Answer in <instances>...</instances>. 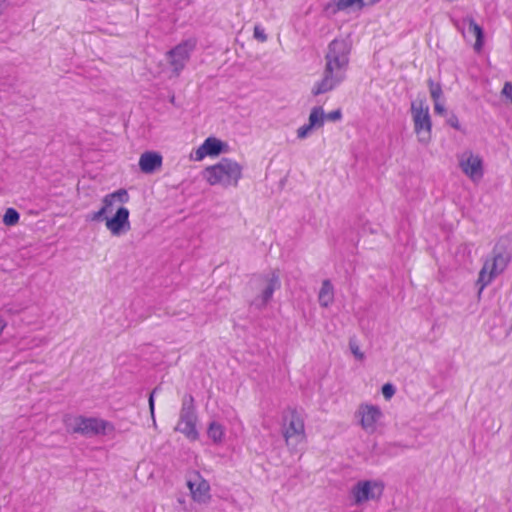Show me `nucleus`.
<instances>
[{"mask_svg":"<svg viewBox=\"0 0 512 512\" xmlns=\"http://www.w3.org/2000/svg\"><path fill=\"white\" fill-rule=\"evenodd\" d=\"M434 111L439 115H444L446 113L444 104L440 100L434 101Z\"/></svg>","mask_w":512,"mask_h":512,"instance_id":"32","label":"nucleus"},{"mask_svg":"<svg viewBox=\"0 0 512 512\" xmlns=\"http://www.w3.org/2000/svg\"><path fill=\"white\" fill-rule=\"evenodd\" d=\"M206 434L213 444L220 445L225 440L226 428L220 421L212 419L207 425Z\"/></svg>","mask_w":512,"mask_h":512,"instance_id":"18","label":"nucleus"},{"mask_svg":"<svg viewBox=\"0 0 512 512\" xmlns=\"http://www.w3.org/2000/svg\"><path fill=\"white\" fill-rule=\"evenodd\" d=\"M6 326H7V322H6L5 318L2 315H0V335L2 334V332Z\"/></svg>","mask_w":512,"mask_h":512,"instance_id":"34","label":"nucleus"},{"mask_svg":"<svg viewBox=\"0 0 512 512\" xmlns=\"http://www.w3.org/2000/svg\"><path fill=\"white\" fill-rule=\"evenodd\" d=\"M381 393L386 401L391 400L396 394V387L391 383H385L381 388Z\"/></svg>","mask_w":512,"mask_h":512,"instance_id":"25","label":"nucleus"},{"mask_svg":"<svg viewBox=\"0 0 512 512\" xmlns=\"http://www.w3.org/2000/svg\"><path fill=\"white\" fill-rule=\"evenodd\" d=\"M458 164L463 172L474 183L484 176V161L482 156L471 150H465L457 156Z\"/></svg>","mask_w":512,"mask_h":512,"instance_id":"9","label":"nucleus"},{"mask_svg":"<svg viewBox=\"0 0 512 512\" xmlns=\"http://www.w3.org/2000/svg\"><path fill=\"white\" fill-rule=\"evenodd\" d=\"M380 0H362L363 2V7L366 6V5H373L377 2H379Z\"/></svg>","mask_w":512,"mask_h":512,"instance_id":"35","label":"nucleus"},{"mask_svg":"<svg viewBox=\"0 0 512 512\" xmlns=\"http://www.w3.org/2000/svg\"><path fill=\"white\" fill-rule=\"evenodd\" d=\"M511 261V253L503 247H495L492 253L484 261L479 272V293L487 287L497 276L502 274Z\"/></svg>","mask_w":512,"mask_h":512,"instance_id":"5","label":"nucleus"},{"mask_svg":"<svg viewBox=\"0 0 512 512\" xmlns=\"http://www.w3.org/2000/svg\"><path fill=\"white\" fill-rule=\"evenodd\" d=\"M342 117V114H341V111L340 110H335V111H332L328 114H325V119H328L330 121H337V120H340Z\"/></svg>","mask_w":512,"mask_h":512,"instance_id":"31","label":"nucleus"},{"mask_svg":"<svg viewBox=\"0 0 512 512\" xmlns=\"http://www.w3.org/2000/svg\"><path fill=\"white\" fill-rule=\"evenodd\" d=\"M325 122V113L322 107H314L312 108L308 124L314 129V128H320L324 125Z\"/></svg>","mask_w":512,"mask_h":512,"instance_id":"21","label":"nucleus"},{"mask_svg":"<svg viewBox=\"0 0 512 512\" xmlns=\"http://www.w3.org/2000/svg\"><path fill=\"white\" fill-rule=\"evenodd\" d=\"M187 487L191 498L200 505L210 503L212 495L209 482L198 472H192L187 479Z\"/></svg>","mask_w":512,"mask_h":512,"instance_id":"11","label":"nucleus"},{"mask_svg":"<svg viewBox=\"0 0 512 512\" xmlns=\"http://www.w3.org/2000/svg\"><path fill=\"white\" fill-rule=\"evenodd\" d=\"M447 124L456 130H461V125L458 117L455 114H451L447 119Z\"/></svg>","mask_w":512,"mask_h":512,"instance_id":"30","label":"nucleus"},{"mask_svg":"<svg viewBox=\"0 0 512 512\" xmlns=\"http://www.w3.org/2000/svg\"><path fill=\"white\" fill-rule=\"evenodd\" d=\"M348 346L351 354L353 355L356 361L363 362L366 359L364 351L361 349L360 345L356 340L351 339L349 341Z\"/></svg>","mask_w":512,"mask_h":512,"instance_id":"22","label":"nucleus"},{"mask_svg":"<svg viewBox=\"0 0 512 512\" xmlns=\"http://www.w3.org/2000/svg\"><path fill=\"white\" fill-rule=\"evenodd\" d=\"M162 166V156L157 152H144L139 159L143 173L151 174Z\"/></svg>","mask_w":512,"mask_h":512,"instance_id":"16","label":"nucleus"},{"mask_svg":"<svg viewBox=\"0 0 512 512\" xmlns=\"http://www.w3.org/2000/svg\"><path fill=\"white\" fill-rule=\"evenodd\" d=\"M312 130H313V128L308 123L304 124L303 126L298 128L297 137L299 139H305L310 135Z\"/></svg>","mask_w":512,"mask_h":512,"instance_id":"26","label":"nucleus"},{"mask_svg":"<svg viewBox=\"0 0 512 512\" xmlns=\"http://www.w3.org/2000/svg\"><path fill=\"white\" fill-rule=\"evenodd\" d=\"M464 23H467V30L469 33L473 34L476 38V42L474 45V49L479 52L483 47V29L474 21L473 18L468 17L464 19Z\"/></svg>","mask_w":512,"mask_h":512,"instance_id":"19","label":"nucleus"},{"mask_svg":"<svg viewBox=\"0 0 512 512\" xmlns=\"http://www.w3.org/2000/svg\"><path fill=\"white\" fill-rule=\"evenodd\" d=\"M5 3H6V0H0V15L3 13V11L5 9Z\"/></svg>","mask_w":512,"mask_h":512,"instance_id":"36","label":"nucleus"},{"mask_svg":"<svg viewBox=\"0 0 512 512\" xmlns=\"http://www.w3.org/2000/svg\"><path fill=\"white\" fill-rule=\"evenodd\" d=\"M194 48L195 43L189 40L180 43L167 53L168 63L176 75L184 69Z\"/></svg>","mask_w":512,"mask_h":512,"instance_id":"12","label":"nucleus"},{"mask_svg":"<svg viewBox=\"0 0 512 512\" xmlns=\"http://www.w3.org/2000/svg\"><path fill=\"white\" fill-rule=\"evenodd\" d=\"M64 423L68 431L86 437L111 436L115 432V427L111 422L98 417L67 415L64 418Z\"/></svg>","mask_w":512,"mask_h":512,"instance_id":"4","label":"nucleus"},{"mask_svg":"<svg viewBox=\"0 0 512 512\" xmlns=\"http://www.w3.org/2000/svg\"><path fill=\"white\" fill-rule=\"evenodd\" d=\"M350 8L362 9V0H332L325 5L324 10L328 14L335 15L339 11H346Z\"/></svg>","mask_w":512,"mask_h":512,"instance_id":"17","label":"nucleus"},{"mask_svg":"<svg viewBox=\"0 0 512 512\" xmlns=\"http://www.w3.org/2000/svg\"><path fill=\"white\" fill-rule=\"evenodd\" d=\"M502 95L508 98L509 104H512V84L510 82H505Z\"/></svg>","mask_w":512,"mask_h":512,"instance_id":"29","label":"nucleus"},{"mask_svg":"<svg viewBox=\"0 0 512 512\" xmlns=\"http://www.w3.org/2000/svg\"><path fill=\"white\" fill-rule=\"evenodd\" d=\"M283 436L289 447L295 448L305 439V427L302 417L291 411L283 425Z\"/></svg>","mask_w":512,"mask_h":512,"instance_id":"10","label":"nucleus"},{"mask_svg":"<svg viewBox=\"0 0 512 512\" xmlns=\"http://www.w3.org/2000/svg\"><path fill=\"white\" fill-rule=\"evenodd\" d=\"M19 213L14 208H8L3 215V224H16L19 221Z\"/></svg>","mask_w":512,"mask_h":512,"instance_id":"24","label":"nucleus"},{"mask_svg":"<svg viewBox=\"0 0 512 512\" xmlns=\"http://www.w3.org/2000/svg\"><path fill=\"white\" fill-rule=\"evenodd\" d=\"M128 200V193L124 189H119L108 194L103 199V206L96 212L89 215L91 221L102 222L105 224H129V211L121 206Z\"/></svg>","mask_w":512,"mask_h":512,"instance_id":"2","label":"nucleus"},{"mask_svg":"<svg viewBox=\"0 0 512 512\" xmlns=\"http://www.w3.org/2000/svg\"><path fill=\"white\" fill-rule=\"evenodd\" d=\"M153 394H154V392L149 397V409H150L151 417H152V420H153V424L156 425L155 414H154V397H153Z\"/></svg>","mask_w":512,"mask_h":512,"instance_id":"33","label":"nucleus"},{"mask_svg":"<svg viewBox=\"0 0 512 512\" xmlns=\"http://www.w3.org/2000/svg\"><path fill=\"white\" fill-rule=\"evenodd\" d=\"M351 43L344 38L331 41L325 54V67L321 80L317 81L311 93L318 96L332 91L346 78L349 66Z\"/></svg>","mask_w":512,"mask_h":512,"instance_id":"1","label":"nucleus"},{"mask_svg":"<svg viewBox=\"0 0 512 512\" xmlns=\"http://www.w3.org/2000/svg\"><path fill=\"white\" fill-rule=\"evenodd\" d=\"M411 116L414 132L421 144L427 145L431 140L432 121L429 107L423 101L411 103Z\"/></svg>","mask_w":512,"mask_h":512,"instance_id":"7","label":"nucleus"},{"mask_svg":"<svg viewBox=\"0 0 512 512\" xmlns=\"http://www.w3.org/2000/svg\"><path fill=\"white\" fill-rule=\"evenodd\" d=\"M113 236H122L128 232L129 226H108Z\"/></svg>","mask_w":512,"mask_h":512,"instance_id":"27","label":"nucleus"},{"mask_svg":"<svg viewBox=\"0 0 512 512\" xmlns=\"http://www.w3.org/2000/svg\"><path fill=\"white\" fill-rule=\"evenodd\" d=\"M254 37L260 42H265L267 40L265 30L259 25L254 27Z\"/></svg>","mask_w":512,"mask_h":512,"instance_id":"28","label":"nucleus"},{"mask_svg":"<svg viewBox=\"0 0 512 512\" xmlns=\"http://www.w3.org/2000/svg\"><path fill=\"white\" fill-rule=\"evenodd\" d=\"M318 301L322 307H329L334 301V288L329 281H324L318 293Z\"/></svg>","mask_w":512,"mask_h":512,"instance_id":"20","label":"nucleus"},{"mask_svg":"<svg viewBox=\"0 0 512 512\" xmlns=\"http://www.w3.org/2000/svg\"><path fill=\"white\" fill-rule=\"evenodd\" d=\"M354 419L364 433L372 435L383 426L384 412L379 405L365 401L357 406Z\"/></svg>","mask_w":512,"mask_h":512,"instance_id":"6","label":"nucleus"},{"mask_svg":"<svg viewBox=\"0 0 512 512\" xmlns=\"http://www.w3.org/2000/svg\"><path fill=\"white\" fill-rule=\"evenodd\" d=\"M277 288L278 280L275 276L261 280L258 284L259 292L252 300L251 305L257 309L266 307Z\"/></svg>","mask_w":512,"mask_h":512,"instance_id":"14","label":"nucleus"},{"mask_svg":"<svg viewBox=\"0 0 512 512\" xmlns=\"http://www.w3.org/2000/svg\"><path fill=\"white\" fill-rule=\"evenodd\" d=\"M223 143L214 137L207 138L195 151V160L200 161L206 156H214L221 153Z\"/></svg>","mask_w":512,"mask_h":512,"instance_id":"15","label":"nucleus"},{"mask_svg":"<svg viewBox=\"0 0 512 512\" xmlns=\"http://www.w3.org/2000/svg\"><path fill=\"white\" fill-rule=\"evenodd\" d=\"M384 482L378 479L361 480L351 489V498L355 505H363L369 501H378L384 491Z\"/></svg>","mask_w":512,"mask_h":512,"instance_id":"8","label":"nucleus"},{"mask_svg":"<svg viewBox=\"0 0 512 512\" xmlns=\"http://www.w3.org/2000/svg\"><path fill=\"white\" fill-rule=\"evenodd\" d=\"M243 167L235 160L222 158L215 165L204 170V177L210 185L224 188L237 187L242 178Z\"/></svg>","mask_w":512,"mask_h":512,"instance_id":"3","label":"nucleus"},{"mask_svg":"<svg viewBox=\"0 0 512 512\" xmlns=\"http://www.w3.org/2000/svg\"><path fill=\"white\" fill-rule=\"evenodd\" d=\"M429 92L433 101H438L442 97V87L439 83L434 82L432 79L428 80Z\"/></svg>","mask_w":512,"mask_h":512,"instance_id":"23","label":"nucleus"},{"mask_svg":"<svg viewBox=\"0 0 512 512\" xmlns=\"http://www.w3.org/2000/svg\"><path fill=\"white\" fill-rule=\"evenodd\" d=\"M184 434L190 441H196L199 438L197 430V416L191 407H183L180 413V419L175 428Z\"/></svg>","mask_w":512,"mask_h":512,"instance_id":"13","label":"nucleus"}]
</instances>
